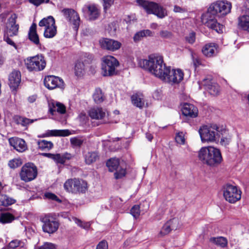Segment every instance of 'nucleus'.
I'll list each match as a JSON object with an SVG mask.
<instances>
[{
	"mask_svg": "<svg viewBox=\"0 0 249 249\" xmlns=\"http://www.w3.org/2000/svg\"><path fill=\"white\" fill-rule=\"evenodd\" d=\"M84 57L82 56L75 63L74 66L75 74L77 76H80L83 75L85 69V64L89 62V60H87Z\"/></svg>",
	"mask_w": 249,
	"mask_h": 249,
	"instance_id": "27",
	"label": "nucleus"
},
{
	"mask_svg": "<svg viewBox=\"0 0 249 249\" xmlns=\"http://www.w3.org/2000/svg\"><path fill=\"white\" fill-rule=\"evenodd\" d=\"M136 1L148 14L155 15L160 18H163L168 15L166 9L157 3L144 0H137Z\"/></svg>",
	"mask_w": 249,
	"mask_h": 249,
	"instance_id": "2",
	"label": "nucleus"
},
{
	"mask_svg": "<svg viewBox=\"0 0 249 249\" xmlns=\"http://www.w3.org/2000/svg\"><path fill=\"white\" fill-rule=\"evenodd\" d=\"M49 111L52 115H54L57 111L60 114H64L66 112V107L62 103L54 100H50L48 102Z\"/></svg>",
	"mask_w": 249,
	"mask_h": 249,
	"instance_id": "23",
	"label": "nucleus"
},
{
	"mask_svg": "<svg viewBox=\"0 0 249 249\" xmlns=\"http://www.w3.org/2000/svg\"><path fill=\"white\" fill-rule=\"evenodd\" d=\"M231 141V138L230 137H223L220 140V143L222 145L226 146L229 144Z\"/></svg>",
	"mask_w": 249,
	"mask_h": 249,
	"instance_id": "57",
	"label": "nucleus"
},
{
	"mask_svg": "<svg viewBox=\"0 0 249 249\" xmlns=\"http://www.w3.org/2000/svg\"><path fill=\"white\" fill-rule=\"evenodd\" d=\"M178 224V220L176 218H173L168 221L162 227L160 234L163 236L169 233L172 230L176 229L177 227L176 226Z\"/></svg>",
	"mask_w": 249,
	"mask_h": 249,
	"instance_id": "28",
	"label": "nucleus"
},
{
	"mask_svg": "<svg viewBox=\"0 0 249 249\" xmlns=\"http://www.w3.org/2000/svg\"><path fill=\"white\" fill-rule=\"evenodd\" d=\"M10 145L19 152H23L27 149L25 141L22 139L13 137L9 139Z\"/></svg>",
	"mask_w": 249,
	"mask_h": 249,
	"instance_id": "22",
	"label": "nucleus"
},
{
	"mask_svg": "<svg viewBox=\"0 0 249 249\" xmlns=\"http://www.w3.org/2000/svg\"><path fill=\"white\" fill-rule=\"evenodd\" d=\"M16 200L6 195H0V206H8L15 203Z\"/></svg>",
	"mask_w": 249,
	"mask_h": 249,
	"instance_id": "37",
	"label": "nucleus"
},
{
	"mask_svg": "<svg viewBox=\"0 0 249 249\" xmlns=\"http://www.w3.org/2000/svg\"><path fill=\"white\" fill-rule=\"evenodd\" d=\"M173 11L175 13H184L187 11L186 9L184 8L179 7L178 5H175Z\"/></svg>",
	"mask_w": 249,
	"mask_h": 249,
	"instance_id": "56",
	"label": "nucleus"
},
{
	"mask_svg": "<svg viewBox=\"0 0 249 249\" xmlns=\"http://www.w3.org/2000/svg\"><path fill=\"white\" fill-rule=\"evenodd\" d=\"M182 114L186 117L195 118L198 115V109L191 104L185 103L181 109Z\"/></svg>",
	"mask_w": 249,
	"mask_h": 249,
	"instance_id": "25",
	"label": "nucleus"
},
{
	"mask_svg": "<svg viewBox=\"0 0 249 249\" xmlns=\"http://www.w3.org/2000/svg\"><path fill=\"white\" fill-rule=\"evenodd\" d=\"M238 24L242 29L249 32V16H243L239 17Z\"/></svg>",
	"mask_w": 249,
	"mask_h": 249,
	"instance_id": "40",
	"label": "nucleus"
},
{
	"mask_svg": "<svg viewBox=\"0 0 249 249\" xmlns=\"http://www.w3.org/2000/svg\"><path fill=\"white\" fill-rule=\"evenodd\" d=\"M89 115L92 119L102 120L103 123H111L108 119H106L108 116V113L101 107H94L90 108L89 111Z\"/></svg>",
	"mask_w": 249,
	"mask_h": 249,
	"instance_id": "15",
	"label": "nucleus"
},
{
	"mask_svg": "<svg viewBox=\"0 0 249 249\" xmlns=\"http://www.w3.org/2000/svg\"><path fill=\"white\" fill-rule=\"evenodd\" d=\"M22 160L19 158L12 159L9 161L8 166L11 169H16L21 165Z\"/></svg>",
	"mask_w": 249,
	"mask_h": 249,
	"instance_id": "42",
	"label": "nucleus"
},
{
	"mask_svg": "<svg viewBox=\"0 0 249 249\" xmlns=\"http://www.w3.org/2000/svg\"><path fill=\"white\" fill-rule=\"evenodd\" d=\"M44 197L48 199L54 200L58 203H61L62 200L59 199L54 194L50 192H47L45 193Z\"/></svg>",
	"mask_w": 249,
	"mask_h": 249,
	"instance_id": "47",
	"label": "nucleus"
},
{
	"mask_svg": "<svg viewBox=\"0 0 249 249\" xmlns=\"http://www.w3.org/2000/svg\"><path fill=\"white\" fill-rule=\"evenodd\" d=\"M202 142H214L219 138V127L216 124L203 125L199 129Z\"/></svg>",
	"mask_w": 249,
	"mask_h": 249,
	"instance_id": "4",
	"label": "nucleus"
},
{
	"mask_svg": "<svg viewBox=\"0 0 249 249\" xmlns=\"http://www.w3.org/2000/svg\"><path fill=\"white\" fill-rule=\"evenodd\" d=\"M132 104L136 107L142 108L144 105V100L142 94H135L131 96Z\"/></svg>",
	"mask_w": 249,
	"mask_h": 249,
	"instance_id": "32",
	"label": "nucleus"
},
{
	"mask_svg": "<svg viewBox=\"0 0 249 249\" xmlns=\"http://www.w3.org/2000/svg\"><path fill=\"white\" fill-rule=\"evenodd\" d=\"M37 173L36 166L33 163L28 162L22 167L19 176L22 180L28 182L35 179Z\"/></svg>",
	"mask_w": 249,
	"mask_h": 249,
	"instance_id": "10",
	"label": "nucleus"
},
{
	"mask_svg": "<svg viewBox=\"0 0 249 249\" xmlns=\"http://www.w3.org/2000/svg\"><path fill=\"white\" fill-rule=\"evenodd\" d=\"M99 156L97 153L88 152L85 156V162L88 164H90L93 162H95L98 159Z\"/></svg>",
	"mask_w": 249,
	"mask_h": 249,
	"instance_id": "41",
	"label": "nucleus"
},
{
	"mask_svg": "<svg viewBox=\"0 0 249 249\" xmlns=\"http://www.w3.org/2000/svg\"><path fill=\"white\" fill-rule=\"evenodd\" d=\"M231 4L227 1H217L212 4L208 8L210 11L217 15L218 16H224L231 12Z\"/></svg>",
	"mask_w": 249,
	"mask_h": 249,
	"instance_id": "12",
	"label": "nucleus"
},
{
	"mask_svg": "<svg viewBox=\"0 0 249 249\" xmlns=\"http://www.w3.org/2000/svg\"><path fill=\"white\" fill-rule=\"evenodd\" d=\"M158 27V25L156 23H152L150 25V28L153 29H156Z\"/></svg>",
	"mask_w": 249,
	"mask_h": 249,
	"instance_id": "63",
	"label": "nucleus"
},
{
	"mask_svg": "<svg viewBox=\"0 0 249 249\" xmlns=\"http://www.w3.org/2000/svg\"><path fill=\"white\" fill-rule=\"evenodd\" d=\"M107 166L110 172L115 171V178L119 179L124 177L126 174V164L123 161H120L118 159L112 158L107 162Z\"/></svg>",
	"mask_w": 249,
	"mask_h": 249,
	"instance_id": "7",
	"label": "nucleus"
},
{
	"mask_svg": "<svg viewBox=\"0 0 249 249\" xmlns=\"http://www.w3.org/2000/svg\"><path fill=\"white\" fill-rule=\"evenodd\" d=\"M44 83L45 86L49 89H53L56 88L62 89L64 86V82L62 79L53 75L45 77Z\"/></svg>",
	"mask_w": 249,
	"mask_h": 249,
	"instance_id": "16",
	"label": "nucleus"
},
{
	"mask_svg": "<svg viewBox=\"0 0 249 249\" xmlns=\"http://www.w3.org/2000/svg\"><path fill=\"white\" fill-rule=\"evenodd\" d=\"M61 12L66 19L72 24L73 29L75 31H77L80 21L78 13L71 8L63 9Z\"/></svg>",
	"mask_w": 249,
	"mask_h": 249,
	"instance_id": "14",
	"label": "nucleus"
},
{
	"mask_svg": "<svg viewBox=\"0 0 249 249\" xmlns=\"http://www.w3.org/2000/svg\"><path fill=\"white\" fill-rule=\"evenodd\" d=\"M211 156L210 166L215 167L221 163L222 161V157L219 149L212 147Z\"/></svg>",
	"mask_w": 249,
	"mask_h": 249,
	"instance_id": "26",
	"label": "nucleus"
},
{
	"mask_svg": "<svg viewBox=\"0 0 249 249\" xmlns=\"http://www.w3.org/2000/svg\"><path fill=\"white\" fill-rule=\"evenodd\" d=\"M153 33L149 30H141L135 34L133 36V40L135 42H138L140 41L143 37L145 36H153Z\"/></svg>",
	"mask_w": 249,
	"mask_h": 249,
	"instance_id": "36",
	"label": "nucleus"
},
{
	"mask_svg": "<svg viewBox=\"0 0 249 249\" xmlns=\"http://www.w3.org/2000/svg\"><path fill=\"white\" fill-rule=\"evenodd\" d=\"M160 36L164 38H170L172 36V33L167 30H162L160 32Z\"/></svg>",
	"mask_w": 249,
	"mask_h": 249,
	"instance_id": "50",
	"label": "nucleus"
},
{
	"mask_svg": "<svg viewBox=\"0 0 249 249\" xmlns=\"http://www.w3.org/2000/svg\"><path fill=\"white\" fill-rule=\"evenodd\" d=\"M115 201L116 205L118 207H120L122 205V204L124 202V200H123L121 198L117 197L115 199Z\"/></svg>",
	"mask_w": 249,
	"mask_h": 249,
	"instance_id": "59",
	"label": "nucleus"
},
{
	"mask_svg": "<svg viewBox=\"0 0 249 249\" xmlns=\"http://www.w3.org/2000/svg\"><path fill=\"white\" fill-rule=\"evenodd\" d=\"M176 141L179 144H184L185 139L182 132L178 133L176 137Z\"/></svg>",
	"mask_w": 249,
	"mask_h": 249,
	"instance_id": "51",
	"label": "nucleus"
},
{
	"mask_svg": "<svg viewBox=\"0 0 249 249\" xmlns=\"http://www.w3.org/2000/svg\"><path fill=\"white\" fill-rule=\"evenodd\" d=\"M17 18L16 14H13L8 19L7 27L8 29V35L10 36H17L18 34L19 25L16 24Z\"/></svg>",
	"mask_w": 249,
	"mask_h": 249,
	"instance_id": "19",
	"label": "nucleus"
},
{
	"mask_svg": "<svg viewBox=\"0 0 249 249\" xmlns=\"http://www.w3.org/2000/svg\"><path fill=\"white\" fill-rule=\"evenodd\" d=\"M140 207L138 205H134L131 209L130 213L135 218H137L140 215Z\"/></svg>",
	"mask_w": 249,
	"mask_h": 249,
	"instance_id": "46",
	"label": "nucleus"
},
{
	"mask_svg": "<svg viewBox=\"0 0 249 249\" xmlns=\"http://www.w3.org/2000/svg\"><path fill=\"white\" fill-rule=\"evenodd\" d=\"M104 11H106L113 4L114 0H102Z\"/></svg>",
	"mask_w": 249,
	"mask_h": 249,
	"instance_id": "49",
	"label": "nucleus"
},
{
	"mask_svg": "<svg viewBox=\"0 0 249 249\" xmlns=\"http://www.w3.org/2000/svg\"><path fill=\"white\" fill-rule=\"evenodd\" d=\"M14 120L17 124H20L23 126H27L30 124H32L37 120V119H30L19 116H16L14 117Z\"/></svg>",
	"mask_w": 249,
	"mask_h": 249,
	"instance_id": "34",
	"label": "nucleus"
},
{
	"mask_svg": "<svg viewBox=\"0 0 249 249\" xmlns=\"http://www.w3.org/2000/svg\"><path fill=\"white\" fill-rule=\"evenodd\" d=\"M42 247L45 249H55L56 248L55 245L49 242L45 243Z\"/></svg>",
	"mask_w": 249,
	"mask_h": 249,
	"instance_id": "55",
	"label": "nucleus"
},
{
	"mask_svg": "<svg viewBox=\"0 0 249 249\" xmlns=\"http://www.w3.org/2000/svg\"><path fill=\"white\" fill-rule=\"evenodd\" d=\"M29 39L37 46H40L39 36L36 32V25L33 23L30 27L28 33Z\"/></svg>",
	"mask_w": 249,
	"mask_h": 249,
	"instance_id": "29",
	"label": "nucleus"
},
{
	"mask_svg": "<svg viewBox=\"0 0 249 249\" xmlns=\"http://www.w3.org/2000/svg\"><path fill=\"white\" fill-rule=\"evenodd\" d=\"M27 70L30 71H39L43 70L46 65L44 57L41 54L28 57L25 60Z\"/></svg>",
	"mask_w": 249,
	"mask_h": 249,
	"instance_id": "5",
	"label": "nucleus"
},
{
	"mask_svg": "<svg viewBox=\"0 0 249 249\" xmlns=\"http://www.w3.org/2000/svg\"><path fill=\"white\" fill-rule=\"evenodd\" d=\"M217 46L212 43L206 44L202 49L203 54L208 57L214 56L217 52Z\"/></svg>",
	"mask_w": 249,
	"mask_h": 249,
	"instance_id": "30",
	"label": "nucleus"
},
{
	"mask_svg": "<svg viewBox=\"0 0 249 249\" xmlns=\"http://www.w3.org/2000/svg\"><path fill=\"white\" fill-rule=\"evenodd\" d=\"M9 85L13 90L16 89L21 82V74L19 71H13L9 76Z\"/></svg>",
	"mask_w": 249,
	"mask_h": 249,
	"instance_id": "24",
	"label": "nucleus"
},
{
	"mask_svg": "<svg viewBox=\"0 0 249 249\" xmlns=\"http://www.w3.org/2000/svg\"><path fill=\"white\" fill-rule=\"evenodd\" d=\"M119 64L118 61L114 57L111 55L104 56L102 58L103 75L106 76L114 74Z\"/></svg>",
	"mask_w": 249,
	"mask_h": 249,
	"instance_id": "9",
	"label": "nucleus"
},
{
	"mask_svg": "<svg viewBox=\"0 0 249 249\" xmlns=\"http://www.w3.org/2000/svg\"><path fill=\"white\" fill-rule=\"evenodd\" d=\"M138 64L162 81L171 84L180 83L184 77L181 70H171L170 67L166 66L161 56L151 55L148 59L139 60Z\"/></svg>",
	"mask_w": 249,
	"mask_h": 249,
	"instance_id": "1",
	"label": "nucleus"
},
{
	"mask_svg": "<svg viewBox=\"0 0 249 249\" xmlns=\"http://www.w3.org/2000/svg\"><path fill=\"white\" fill-rule=\"evenodd\" d=\"M70 142L73 147H80L83 143V140L77 137H73L71 138Z\"/></svg>",
	"mask_w": 249,
	"mask_h": 249,
	"instance_id": "45",
	"label": "nucleus"
},
{
	"mask_svg": "<svg viewBox=\"0 0 249 249\" xmlns=\"http://www.w3.org/2000/svg\"><path fill=\"white\" fill-rule=\"evenodd\" d=\"M99 43L102 49L112 52L119 50L122 46L121 43L118 41L107 38L101 39Z\"/></svg>",
	"mask_w": 249,
	"mask_h": 249,
	"instance_id": "17",
	"label": "nucleus"
},
{
	"mask_svg": "<svg viewBox=\"0 0 249 249\" xmlns=\"http://www.w3.org/2000/svg\"><path fill=\"white\" fill-rule=\"evenodd\" d=\"M223 196L225 200L234 203L241 199V191L236 186L227 184L223 188Z\"/></svg>",
	"mask_w": 249,
	"mask_h": 249,
	"instance_id": "11",
	"label": "nucleus"
},
{
	"mask_svg": "<svg viewBox=\"0 0 249 249\" xmlns=\"http://www.w3.org/2000/svg\"><path fill=\"white\" fill-rule=\"evenodd\" d=\"M216 14L208 9L206 13L201 17L202 22L208 28L215 31L218 33L223 32V26L219 23L215 18Z\"/></svg>",
	"mask_w": 249,
	"mask_h": 249,
	"instance_id": "8",
	"label": "nucleus"
},
{
	"mask_svg": "<svg viewBox=\"0 0 249 249\" xmlns=\"http://www.w3.org/2000/svg\"><path fill=\"white\" fill-rule=\"evenodd\" d=\"M15 219V217L8 212L2 213L0 214V222L2 224L11 223Z\"/></svg>",
	"mask_w": 249,
	"mask_h": 249,
	"instance_id": "39",
	"label": "nucleus"
},
{
	"mask_svg": "<svg viewBox=\"0 0 249 249\" xmlns=\"http://www.w3.org/2000/svg\"><path fill=\"white\" fill-rule=\"evenodd\" d=\"M37 145L39 150L45 151H49L53 146V144L52 142L45 140L38 141Z\"/></svg>",
	"mask_w": 249,
	"mask_h": 249,
	"instance_id": "35",
	"label": "nucleus"
},
{
	"mask_svg": "<svg viewBox=\"0 0 249 249\" xmlns=\"http://www.w3.org/2000/svg\"><path fill=\"white\" fill-rule=\"evenodd\" d=\"M8 245L9 248H10V249H15L18 247H20L21 248L23 247L24 246V243L22 241L15 239L11 241L9 243Z\"/></svg>",
	"mask_w": 249,
	"mask_h": 249,
	"instance_id": "44",
	"label": "nucleus"
},
{
	"mask_svg": "<svg viewBox=\"0 0 249 249\" xmlns=\"http://www.w3.org/2000/svg\"><path fill=\"white\" fill-rule=\"evenodd\" d=\"M64 188L68 193L77 194L85 193L88 190V186L85 180L73 178L68 179L65 181Z\"/></svg>",
	"mask_w": 249,
	"mask_h": 249,
	"instance_id": "3",
	"label": "nucleus"
},
{
	"mask_svg": "<svg viewBox=\"0 0 249 249\" xmlns=\"http://www.w3.org/2000/svg\"><path fill=\"white\" fill-rule=\"evenodd\" d=\"M71 133L68 129L65 130H48L46 132V134L44 135L45 136H68L71 135Z\"/></svg>",
	"mask_w": 249,
	"mask_h": 249,
	"instance_id": "31",
	"label": "nucleus"
},
{
	"mask_svg": "<svg viewBox=\"0 0 249 249\" xmlns=\"http://www.w3.org/2000/svg\"><path fill=\"white\" fill-rule=\"evenodd\" d=\"M36 100V96L35 95H33L31 96H30L28 98V101L31 103H34Z\"/></svg>",
	"mask_w": 249,
	"mask_h": 249,
	"instance_id": "61",
	"label": "nucleus"
},
{
	"mask_svg": "<svg viewBox=\"0 0 249 249\" xmlns=\"http://www.w3.org/2000/svg\"><path fill=\"white\" fill-rule=\"evenodd\" d=\"M82 10L84 13L88 14L89 19L90 20L96 19L100 15V10L95 4H85Z\"/></svg>",
	"mask_w": 249,
	"mask_h": 249,
	"instance_id": "18",
	"label": "nucleus"
},
{
	"mask_svg": "<svg viewBox=\"0 0 249 249\" xmlns=\"http://www.w3.org/2000/svg\"><path fill=\"white\" fill-rule=\"evenodd\" d=\"M186 40L190 44H193L196 40V34L194 32H192L186 37Z\"/></svg>",
	"mask_w": 249,
	"mask_h": 249,
	"instance_id": "52",
	"label": "nucleus"
},
{
	"mask_svg": "<svg viewBox=\"0 0 249 249\" xmlns=\"http://www.w3.org/2000/svg\"><path fill=\"white\" fill-rule=\"evenodd\" d=\"M212 146L202 147L198 151V157L202 163L208 166L210 165L211 150Z\"/></svg>",
	"mask_w": 249,
	"mask_h": 249,
	"instance_id": "21",
	"label": "nucleus"
},
{
	"mask_svg": "<svg viewBox=\"0 0 249 249\" xmlns=\"http://www.w3.org/2000/svg\"><path fill=\"white\" fill-rule=\"evenodd\" d=\"M50 0H29V2L36 6H38L43 2L48 3Z\"/></svg>",
	"mask_w": 249,
	"mask_h": 249,
	"instance_id": "54",
	"label": "nucleus"
},
{
	"mask_svg": "<svg viewBox=\"0 0 249 249\" xmlns=\"http://www.w3.org/2000/svg\"><path fill=\"white\" fill-rule=\"evenodd\" d=\"M74 221L76 224H77L79 227L84 229H88L90 227V223L89 222H83L81 220L74 218Z\"/></svg>",
	"mask_w": 249,
	"mask_h": 249,
	"instance_id": "48",
	"label": "nucleus"
},
{
	"mask_svg": "<svg viewBox=\"0 0 249 249\" xmlns=\"http://www.w3.org/2000/svg\"><path fill=\"white\" fill-rule=\"evenodd\" d=\"M209 241L212 243L222 248L225 247L228 244L227 239L222 236L211 237Z\"/></svg>",
	"mask_w": 249,
	"mask_h": 249,
	"instance_id": "38",
	"label": "nucleus"
},
{
	"mask_svg": "<svg viewBox=\"0 0 249 249\" xmlns=\"http://www.w3.org/2000/svg\"><path fill=\"white\" fill-rule=\"evenodd\" d=\"M2 249H10V248H9V245H8L7 246L3 248Z\"/></svg>",
	"mask_w": 249,
	"mask_h": 249,
	"instance_id": "64",
	"label": "nucleus"
},
{
	"mask_svg": "<svg viewBox=\"0 0 249 249\" xmlns=\"http://www.w3.org/2000/svg\"><path fill=\"white\" fill-rule=\"evenodd\" d=\"M146 137L147 139L150 142H151L153 138V136L151 134L148 133H147L146 134Z\"/></svg>",
	"mask_w": 249,
	"mask_h": 249,
	"instance_id": "62",
	"label": "nucleus"
},
{
	"mask_svg": "<svg viewBox=\"0 0 249 249\" xmlns=\"http://www.w3.org/2000/svg\"><path fill=\"white\" fill-rule=\"evenodd\" d=\"M4 40L7 44L13 46L14 48H17V46L14 42L10 38V36L8 35L7 36L4 37Z\"/></svg>",
	"mask_w": 249,
	"mask_h": 249,
	"instance_id": "58",
	"label": "nucleus"
},
{
	"mask_svg": "<svg viewBox=\"0 0 249 249\" xmlns=\"http://www.w3.org/2000/svg\"><path fill=\"white\" fill-rule=\"evenodd\" d=\"M42 155H43L44 157H46L47 158H49L50 159H51L52 160H53L54 156L55 154H51V153H42L41 154Z\"/></svg>",
	"mask_w": 249,
	"mask_h": 249,
	"instance_id": "60",
	"label": "nucleus"
},
{
	"mask_svg": "<svg viewBox=\"0 0 249 249\" xmlns=\"http://www.w3.org/2000/svg\"><path fill=\"white\" fill-rule=\"evenodd\" d=\"M43 231L49 234L54 233L58 230L59 223L54 217L50 215H46L41 219Z\"/></svg>",
	"mask_w": 249,
	"mask_h": 249,
	"instance_id": "13",
	"label": "nucleus"
},
{
	"mask_svg": "<svg viewBox=\"0 0 249 249\" xmlns=\"http://www.w3.org/2000/svg\"><path fill=\"white\" fill-rule=\"evenodd\" d=\"M96 249H108L107 243L105 240L99 242L96 247Z\"/></svg>",
	"mask_w": 249,
	"mask_h": 249,
	"instance_id": "53",
	"label": "nucleus"
},
{
	"mask_svg": "<svg viewBox=\"0 0 249 249\" xmlns=\"http://www.w3.org/2000/svg\"><path fill=\"white\" fill-rule=\"evenodd\" d=\"M93 98L95 102L97 104H99L102 102L104 100L103 95L101 89H96L93 95Z\"/></svg>",
	"mask_w": 249,
	"mask_h": 249,
	"instance_id": "43",
	"label": "nucleus"
},
{
	"mask_svg": "<svg viewBox=\"0 0 249 249\" xmlns=\"http://www.w3.org/2000/svg\"><path fill=\"white\" fill-rule=\"evenodd\" d=\"M72 156L70 153H65L62 155L60 154H56L54 155L53 160L56 163L64 164L66 160L71 159Z\"/></svg>",
	"mask_w": 249,
	"mask_h": 249,
	"instance_id": "33",
	"label": "nucleus"
},
{
	"mask_svg": "<svg viewBox=\"0 0 249 249\" xmlns=\"http://www.w3.org/2000/svg\"><path fill=\"white\" fill-rule=\"evenodd\" d=\"M39 27L44 28V36L46 38L53 37L57 33V27L54 18L52 16L42 19L38 23Z\"/></svg>",
	"mask_w": 249,
	"mask_h": 249,
	"instance_id": "6",
	"label": "nucleus"
},
{
	"mask_svg": "<svg viewBox=\"0 0 249 249\" xmlns=\"http://www.w3.org/2000/svg\"><path fill=\"white\" fill-rule=\"evenodd\" d=\"M201 84L211 95L216 96L219 94L220 91L219 85L212 82L211 79H204L201 82Z\"/></svg>",
	"mask_w": 249,
	"mask_h": 249,
	"instance_id": "20",
	"label": "nucleus"
}]
</instances>
